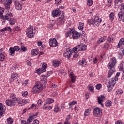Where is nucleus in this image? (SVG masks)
Returning a JSON list of instances; mask_svg holds the SVG:
<instances>
[{"label":"nucleus","instance_id":"obj_1","mask_svg":"<svg viewBox=\"0 0 124 124\" xmlns=\"http://www.w3.org/2000/svg\"><path fill=\"white\" fill-rule=\"evenodd\" d=\"M43 90V84H41L39 81H37L32 88V90L34 93H41Z\"/></svg>","mask_w":124,"mask_h":124},{"label":"nucleus","instance_id":"obj_19","mask_svg":"<svg viewBox=\"0 0 124 124\" xmlns=\"http://www.w3.org/2000/svg\"><path fill=\"white\" fill-rule=\"evenodd\" d=\"M120 11L118 13V21L121 22V21H123V18H124V11L122 10V9H120Z\"/></svg>","mask_w":124,"mask_h":124},{"label":"nucleus","instance_id":"obj_41","mask_svg":"<svg viewBox=\"0 0 124 124\" xmlns=\"http://www.w3.org/2000/svg\"><path fill=\"white\" fill-rule=\"evenodd\" d=\"M75 104H77V101L76 100L72 101L69 103L68 105L69 107L72 108L73 105H75Z\"/></svg>","mask_w":124,"mask_h":124},{"label":"nucleus","instance_id":"obj_10","mask_svg":"<svg viewBox=\"0 0 124 124\" xmlns=\"http://www.w3.org/2000/svg\"><path fill=\"white\" fill-rule=\"evenodd\" d=\"M72 37L73 39H78L81 37V33L75 30H73L72 32Z\"/></svg>","mask_w":124,"mask_h":124},{"label":"nucleus","instance_id":"obj_17","mask_svg":"<svg viewBox=\"0 0 124 124\" xmlns=\"http://www.w3.org/2000/svg\"><path fill=\"white\" fill-rule=\"evenodd\" d=\"M52 14V17H54V18H56V17H59V16H60L61 15V10H60V9H57V10L53 11Z\"/></svg>","mask_w":124,"mask_h":124},{"label":"nucleus","instance_id":"obj_64","mask_svg":"<svg viewBox=\"0 0 124 124\" xmlns=\"http://www.w3.org/2000/svg\"><path fill=\"white\" fill-rule=\"evenodd\" d=\"M32 124H39V121H38L37 119H36L33 122Z\"/></svg>","mask_w":124,"mask_h":124},{"label":"nucleus","instance_id":"obj_15","mask_svg":"<svg viewBox=\"0 0 124 124\" xmlns=\"http://www.w3.org/2000/svg\"><path fill=\"white\" fill-rule=\"evenodd\" d=\"M102 22V20L98 17H95L93 21V25L94 26H99L100 23Z\"/></svg>","mask_w":124,"mask_h":124},{"label":"nucleus","instance_id":"obj_35","mask_svg":"<svg viewBox=\"0 0 124 124\" xmlns=\"http://www.w3.org/2000/svg\"><path fill=\"white\" fill-rule=\"evenodd\" d=\"M41 80H42L43 82H44V84L45 85L47 84V76L43 75L41 78Z\"/></svg>","mask_w":124,"mask_h":124},{"label":"nucleus","instance_id":"obj_43","mask_svg":"<svg viewBox=\"0 0 124 124\" xmlns=\"http://www.w3.org/2000/svg\"><path fill=\"white\" fill-rule=\"evenodd\" d=\"M106 39V36H104L101 38L98 39V43H102V42H104Z\"/></svg>","mask_w":124,"mask_h":124},{"label":"nucleus","instance_id":"obj_32","mask_svg":"<svg viewBox=\"0 0 124 124\" xmlns=\"http://www.w3.org/2000/svg\"><path fill=\"white\" fill-rule=\"evenodd\" d=\"M19 67L18 63H16L14 66H12L10 68V71L12 72L15 71L17 70V68Z\"/></svg>","mask_w":124,"mask_h":124},{"label":"nucleus","instance_id":"obj_7","mask_svg":"<svg viewBox=\"0 0 124 124\" xmlns=\"http://www.w3.org/2000/svg\"><path fill=\"white\" fill-rule=\"evenodd\" d=\"M116 64H117V59L115 57H113L110 59L109 62L107 66L108 68H115Z\"/></svg>","mask_w":124,"mask_h":124},{"label":"nucleus","instance_id":"obj_28","mask_svg":"<svg viewBox=\"0 0 124 124\" xmlns=\"http://www.w3.org/2000/svg\"><path fill=\"white\" fill-rule=\"evenodd\" d=\"M58 21L59 24H60V25L64 24V22H65V18L64 17V16L59 17L58 19Z\"/></svg>","mask_w":124,"mask_h":124},{"label":"nucleus","instance_id":"obj_31","mask_svg":"<svg viewBox=\"0 0 124 124\" xmlns=\"http://www.w3.org/2000/svg\"><path fill=\"white\" fill-rule=\"evenodd\" d=\"M109 17L110 21L113 22V21H114V19H115V12H112L110 13L109 15Z\"/></svg>","mask_w":124,"mask_h":124},{"label":"nucleus","instance_id":"obj_26","mask_svg":"<svg viewBox=\"0 0 124 124\" xmlns=\"http://www.w3.org/2000/svg\"><path fill=\"white\" fill-rule=\"evenodd\" d=\"M92 111V109L88 108L85 109L84 116V117H88L90 114H91V111Z\"/></svg>","mask_w":124,"mask_h":124},{"label":"nucleus","instance_id":"obj_49","mask_svg":"<svg viewBox=\"0 0 124 124\" xmlns=\"http://www.w3.org/2000/svg\"><path fill=\"white\" fill-rule=\"evenodd\" d=\"M116 93L117 94H123V90L121 89H118L116 92Z\"/></svg>","mask_w":124,"mask_h":124},{"label":"nucleus","instance_id":"obj_3","mask_svg":"<svg viewBox=\"0 0 124 124\" xmlns=\"http://www.w3.org/2000/svg\"><path fill=\"white\" fill-rule=\"evenodd\" d=\"M118 81V78H116L115 79H109V83L107 85L108 91V92H111L113 91V88L116 84V81Z\"/></svg>","mask_w":124,"mask_h":124},{"label":"nucleus","instance_id":"obj_21","mask_svg":"<svg viewBox=\"0 0 124 124\" xmlns=\"http://www.w3.org/2000/svg\"><path fill=\"white\" fill-rule=\"evenodd\" d=\"M105 99V97L103 95H101L98 97V102L99 104L101 105L102 107H103V103H102V102L104 101Z\"/></svg>","mask_w":124,"mask_h":124},{"label":"nucleus","instance_id":"obj_50","mask_svg":"<svg viewBox=\"0 0 124 124\" xmlns=\"http://www.w3.org/2000/svg\"><path fill=\"white\" fill-rule=\"evenodd\" d=\"M62 3V0H55V5H60Z\"/></svg>","mask_w":124,"mask_h":124},{"label":"nucleus","instance_id":"obj_5","mask_svg":"<svg viewBox=\"0 0 124 124\" xmlns=\"http://www.w3.org/2000/svg\"><path fill=\"white\" fill-rule=\"evenodd\" d=\"M86 49H87L86 45H78L73 48V52L74 53H78L80 51H85Z\"/></svg>","mask_w":124,"mask_h":124},{"label":"nucleus","instance_id":"obj_54","mask_svg":"<svg viewBox=\"0 0 124 124\" xmlns=\"http://www.w3.org/2000/svg\"><path fill=\"white\" fill-rule=\"evenodd\" d=\"M22 100L23 104H27V103H29V102H30L29 99H22Z\"/></svg>","mask_w":124,"mask_h":124},{"label":"nucleus","instance_id":"obj_57","mask_svg":"<svg viewBox=\"0 0 124 124\" xmlns=\"http://www.w3.org/2000/svg\"><path fill=\"white\" fill-rule=\"evenodd\" d=\"M21 124H30V123L28 122V120L27 121H26V120H22L21 122Z\"/></svg>","mask_w":124,"mask_h":124},{"label":"nucleus","instance_id":"obj_58","mask_svg":"<svg viewBox=\"0 0 124 124\" xmlns=\"http://www.w3.org/2000/svg\"><path fill=\"white\" fill-rule=\"evenodd\" d=\"M28 96V91H25L22 93V96L23 97H26Z\"/></svg>","mask_w":124,"mask_h":124},{"label":"nucleus","instance_id":"obj_11","mask_svg":"<svg viewBox=\"0 0 124 124\" xmlns=\"http://www.w3.org/2000/svg\"><path fill=\"white\" fill-rule=\"evenodd\" d=\"M14 4L15 5L16 9L17 10H22L23 8V3L22 2L16 1L14 2Z\"/></svg>","mask_w":124,"mask_h":124},{"label":"nucleus","instance_id":"obj_38","mask_svg":"<svg viewBox=\"0 0 124 124\" xmlns=\"http://www.w3.org/2000/svg\"><path fill=\"white\" fill-rule=\"evenodd\" d=\"M54 113H58L60 111V107L58 105H55L53 110Z\"/></svg>","mask_w":124,"mask_h":124},{"label":"nucleus","instance_id":"obj_9","mask_svg":"<svg viewBox=\"0 0 124 124\" xmlns=\"http://www.w3.org/2000/svg\"><path fill=\"white\" fill-rule=\"evenodd\" d=\"M93 114L95 117H100L102 116V110L99 108H96L94 109Z\"/></svg>","mask_w":124,"mask_h":124},{"label":"nucleus","instance_id":"obj_25","mask_svg":"<svg viewBox=\"0 0 124 124\" xmlns=\"http://www.w3.org/2000/svg\"><path fill=\"white\" fill-rule=\"evenodd\" d=\"M70 76L71 77V80L72 83H75V81H76V76L73 74V73H70Z\"/></svg>","mask_w":124,"mask_h":124},{"label":"nucleus","instance_id":"obj_14","mask_svg":"<svg viewBox=\"0 0 124 124\" xmlns=\"http://www.w3.org/2000/svg\"><path fill=\"white\" fill-rule=\"evenodd\" d=\"M12 3V0H4V5L6 9H10V4Z\"/></svg>","mask_w":124,"mask_h":124},{"label":"nucleus","instance_id":"obj_16","mask_svg":"<svg viewBox=\"0 0 124 124\" xmlns=\"http://www.w3.org/2000/svg\"><path fill=\"white\" fill-rule=\"evenodd\" d=\"M49 45L50 47H57V46L58 45L57 40H56V39H50Z\"/></svg>","mask_w":124,"mask_h":124},{"label":"nucleus","instance_id":"obj_62","mask_svg":"<svg viewBox=\"0 0 124 124\" xmlns=\"http://www.w3.org/2000/svg\"><path fill=\"white\" fill-rule=\"evenodd\" d=\"M96 88L97 89V90H100V89L101 88V84H97L96 85Z\"/></svg>","mask_w":124,"mask_h":124},{"label":"nucleus","instance_id":"obj_20","mask_svg":"<svg viewBox=\"0 0 124 124\" xmlns=\"http://www.w3.org/2000/svg\"><path fill=\"white\" fill-rule=\"evenodd\" d=\"M37 115H38V112H37L34 114L29 116L28 119H27L28 123L31 124V122H32V121H33V120H34V119H35V118L37 117Z\"/></svg>","mask_w":124,"mask_h":124},{"label":"nucleus","instance_id":"obj_24","mask_svg":"<svg viewBox=\"0 0 124 124\" xmlns=\"http://www.w3.org/2000/svg\"><path fill=\"white\" fill-rule=\"evenodd\" d=\"M124 46H122V47L120 49V51L119 52V58L122 59L123 57H124Z\"/></svg>","mask_w":124,"mask_h":124},{"label":"nucleus","instance_id":"obj_53","mask_svg":"<svg viewBox=\"0 0 124 124\" xmlns=\"http://www.w3.org/2000/svg\"><path fill=\"white\" fill-rule=\"evenodd\" d=\"M104 49H107L110 47V45L108 43H106L104 46Z\"/></svg>","mask_w":124,"mask_h":124},{"label":"nucleus","instance_id":"obj_63","mask_svg":"<svg viewBox=\"0 0 124 124\" xmlns=\"http://www.w3.org/2000/svg\"><path fill=\"white\" fill-rule=\"evenodd\" d=\"M43 103V102L42 101V99H40L38 100L37 104H38V105H41Z\"/></svg>","mask_w":124,"mask_h":124},{"label":"nucleus","instance_id":"obj_37","mask_svg":"<svg viewBox=\"0 0 124 124\" xmlns=\"http://www.w3.org/2000/svg\"><path fill=\"white\" fill-rule=\"evenodd\" d=\"M122 45H124V38H122L121 39H120L119 42L118 44V46L121 47V46H122Z\"/></svg>","mask_w":124,"mask_h":124},{"label":"nucleus","instance_id":"obj_6","mask_svg":"<svg viewBox=\"0 0 124 124\" xmlns=\"http://www.w3.org/2000/svg\"><path fill=\"white\" fill-rule=\"evenodd\" d=\"M26 34L29 38H32L34 36V33H33V27L30 25L26 30Z\"/></svg>","mask_w":124,"mask_h":124},{"label":"nucleus","instance_id":"obj_29","mask_svg":"<svg viewBox=\"0 0 124 124\" xmlns=\"http://www.w3.org/2000/svg\"><path fill=\"white\" fill-rule=\"evenodd\" d=\"M83 64L87 65V61L85 59H82L78 62V65H83Z\"/></svg>","mask_w":124,"mask_h":124},{"label":"nucleus","instance_id":"obj_56","mask_svg":"<svg viewBox=\"0 0 124 124\" xmlns=\"http://www.w3.org/2000/svg\"><path fill=\"white\" fill-rule=\"evenodd\" d=\"M70 118H71V115L69 114V115H67L65 121L69 122V121L70 120Z\"/></svg>","mask_w":124,"mask_h":124},{"label":"nucleus","instance_id":"obj_40","mask_svg":"<svg viewBox=\"0 0 124 124\" xmlns=\"http://www.w3.org/2000/svg\"><path fill=\"white\" fill-rule=\"evenodd\" d=\"M73 30L71 29L70 30H69L65 34V37H68V36H70V35H72V31Z\"/></svg>","mask_w":124,"mask_h":124},{"label":"nucleus","instance_id":"obj_39","mask_svg":"<svg viewBox=\"0 0 124 124\" xmlns=\"http://www.w3.org/2000/svg\"><path fill=\"white\" fill-rule=\"evenodd\" d=\"M3 13H4V9L0 7V18H1V19L3 17Z\"/></svg>","mask_w":124,"mask_h":124},{"label":"nucleus","instance_id":"obj_18","mask_svg":"<svg viewBox=\"0 0 124 124\" xmlns=\"http://www.w3.org/2000/svg\"><path fill=\"white\" fill-rule=\"evenodd\" d=\"M6 31H10V32H11V28H10V27H6L1 29L0 30V35H3V34H4V32Z\"/></svg>","mask_w":124,"mask_h":124},{"label":"nucleus","instance_id":"obj_36","mask_svg":"<svg viewBox=\"0 0 124 124\" xmlns=\"http://www.w3.org/2000/svg\"><path fill=\"white\" fill-rule=\"evenodd\" d=\"M54 101L55 100L51 98H47L46 100V102L47 104H51V103H54Z\"/></svg>","mask_w":124,"mask_h":124},{"label":"nucleus","instance_id":"obj_61","mask_svg":"<svg viewBox=\"0 0 124 124\" xmlns=\"http://www.w3.org/2000/svg\"><path fill=\"white\" fill-rule=\"evenodd\" d=\"M14 30L16 31H20V27L18 26L15 27Z\"/></svg>","mask_w":124,"mask_h":124},{"label":"nucleus","instance_id":"obj_42","mask_svg":"<svg viewBox=\"0 0 124 124\" xmlns=\"http://www.w3.org/2000/svg\"><path fill=\"white\" fill-rule=\"evenodd\" d=\"M88 91H90V92H93L94 91V87L93 86V85L89 84L88 86Z\"/></svg>","mask_w":124,"mask_h":124},{"label":"nucleus","instance_id":"obj_34","mask_svg":"<svg viewBox=\"0 0 124 124\" xmlns=\"http://www.w3.org/2000/svg\"><path fill=\"white\" fill-rule=\"evenodd\" d=\"M31 54L32 55V56H37V55L39 54L38 49H32L31 51Z\"/></svg>","mask_w":124,"mask_h":124},{"label":"nucleus","instance_id":"obj_47","mask_svg":"<svg viewBox=\"0 0 124 124\" xmlns=\"http://www.w3.org/2000/svg\"><path fill=\"white\" fill-rule=\"evenodd\" d=\"M13 121H14L13 119H12L11 117H9L7 120V124H13Z\"/></svg>","mask_w":124,"mask_h":124},{"label":"nucleus","instance_id":"obj_44","mask_svg":"<svg viewBox=\"0 0 124 124\" xmlns=\"http://www.w3.org/2000/svg\"><path fill=\"white\" fill-rule=\"evenodd\" d=\"M78 28L80 31H83L84 30V23L79 22Z\"/></svg>","mask_w":124,"mask_h":124},{"label":"nucleus","instance_id":"obj_33","mask_svg":"<svg viewBox=\"0 0 124 124\" xmlns=\"http://www.w3.org/2000/svg\"><path fill=\"white\" fill-rule=\"evenodd\" d=\"M18 103V105L20 106H23V99H21L20 98H17L16 100V103Z\"/></svg>","mask_w":124,"mask_h":124},{"label":"nucleus","instance_id":"obj_51","mask_svg":"<svg viewBox=\"0 0 124 124\" xmlns=\"http://www.w3.org/2000/svg\"><path fill=\"white\" fill-rule=\"evenodd\" d=\"M4 59H5V56H4V54H0V61L2 62V61H4Z\"/></svg>","mask_w":124,"mask_h":124},{"label":"nucleus","instance_id":"obj_30","mask_svg":"<svg viewBox=\"0 0 124 124\" xmlns=\"http://www.w3.org/2000/svg\"><path fill=\"white\" fill-rule=\"evenodd\" d=\"M5 111V106L0 103V113L3 114V112Z\"/></svg>","mask_w":124,"mask_h":124},{"label":"nucleus","instance_id":"obj_22","mask_svg":"<svg viewBox=\"0 0 124 124\" xmlns=\"http://www.w3.org/2000/svg\"><path fill=\"white\" fill-rule=\"evenodd\" d=\"M19 77V74L17 73H13L11 75V80H16Z\"/></svg>","mask_w":124,"mask_h":124},{"label":"nucleus","instance_id":"obj_55","mask_svg":"<svg viewBox=\"0 0 124 124\" xmlns=\"http://www.w3.org/2000/svg\"><path fill=\"white\" fill-rule=\"evenodd\" d=\"M113 41V37L111 36H109L108 38V40H107V41L108 42H112V41Z\"/></svg>","mask_w":124,"mask_h":124},{"label":"nucleus","instance_id":"obj_60","mask_svg":"<svg viewBox=\"0 0 124 124\" xmlns=\"http://www.w3.org/2000/svg\"><path fill=\"white\" fill-rule=\"evenodd\" d=\"M115 124H124V123H123V122H122L121 120H117L115 121Z\"/></svg>","mask_w":124,"mask_h":124},{"label":"nucleus","instance_id":"obj_59","mask_svg":"<svg viewBox=\"0 0 124 124\" xmlns=\"http://www.w3.org/2000/svg\"><path fill=\"white\" fill-rule=\"evenodd\" d=\"M87 22L89 25H93V21L92 20H87Z\"/></svg>","mask_w":124,"mask_h":124},{"label":"nucleus","instance_id":"obj_2","mask_svg":"<svg viewBox=\"0 0 124 124\" xmlns=\"http://www.w3.org/2000/svg\"><path fill=\"white\" fill-rule=\"evenodd\" d=\"M10 98L12 100H7L6 101V104L8 106H14L16 105V100H17V98H16V95L14 93H12L10 95Z\"/></svg>","mask_w":124,"mask_h":124},{"label":"nucleus","instance_id":"obj_23","mask_svg":"<svg viewBox=\"0 0 124 124\" xmlns=\"http://www.w3.org/2000/svg\"><path fill=\"white\" fill-rule=\"evenodd\" d=\"M61 61L59 60H54L52 62V65L54 67H58L61 64Z\"/></svg>","mask_w":124,"mask_h":124},{"label":"nucleus","instance_id":"obj_48","mask_svg":"<svg viewBox=\"0 0 124 124\" xmlns=\"http://www.w3.org/2000/svg\"><path fill=\"white\" fill-rule=\"evenodd\" d=\"M93 0H88L87 1V6H92V4H93Z\"/></svg>","mask_w":124,"mask_h":124},{"label":"nucleus","instance_id":"obj_52","mask_svg":"<svg viewBox=\"0 0 124 124\" xmlns=\"http://www.w3.org/2000/svg\"><path fill=\"white\" fill-rule=\"evenodd\" d=\"M20 49L23 52L27 51V47L24 46H21Z\"/></svg>","mask_w":124,"mask_h":124},{"label":"nucleus","instance_id":"obj_8","mask_svg":"<svg viewBox=\"0 0 124 124\" xmlns=\"http://www.w3.org/2000/svg\"><path fill=\"white\" fill-rule=\"evenodd\" d=\"M46 68H47V64L46 63H44L42 64V68H40L36 70V73L41 74L43 72H45L46 71Z\"/></svg>","mask_w":124,"mask_h":124},{"label":"nucleus","instance_id":"obj_13","mask_svg":"<svg viewBox=\"0 0 124 124\" xmlns=\"http://www.w3.org/2000/svg\"><path fill=\"white\" fill-rule=\"evenodd\" d=\"M12 17H13V15H12V13L9 12L6 14L5 16H3L1 19H2V20H6L7 21H9L11 19V18H12Z\"/></svg>","mask_w":124,"mask_h":124},{"label":"nucleus","instance_id":"obj_27","mask_svg":"<svg viewBox=\"0 0 124 124\" xmlns=\"http://www.w3.org/2000/svg\"><path fill=\"white\" fill-rule=\"evenodd\" d=\"M109 69L108 71V78H110L113 75V73L115 72V68H108Z\"/></svg>","mask_w":124,"mask_h":124},{"label":"nucleus","instance_id":"obj_12","mask_svg":"<svg viewBox=\"0 0 124 124\" xmlns=\"http://www.w3.org/2000/svg\"><path fill=\"white\" fill-rule=\"evenodd\" d=\"M72 53L71 49L68 48L64 51L63 53V57L67 58V59H69L71 57Z\"/></svg>","mask_w":124,"mask_h":124},{"label":"nucleus","instance_id":"obj_46","mask_svg":"<svg viewBox=\"0 0 124 124\" xmlns=\"http://www.w3.org/2000/svg\"><path fill=\"white\" fill-rule=\"evenodd\" d=\"M105 106L107 107H110V106H112V101H107L105 103Z\"/></svg>","mask_w":124,"mask_h":124},{"label":"nucleus","instance_id":"obj_45","mask_svg":"<svg viewBox=\"0 0 124 124\" xmlns=\"http://www.w3.org/2000/svg\"><path fill=\"white\" fill-rule=\"evenodd\" d=\"M9 21L10 25H13L16 23V20L14 18H11Z\"/></svg>","mask_w":124,"mask_h":124},{"label":"nucleus","instance_id":"obj_4","mask_svg":"<svg viewBox=\"0 0 124 124\" xmlns=\"http://www.w3.org/2000/svg\"><path fill=\"white\" fill-rule=\"evenodd\" d=\"M18 51H20V46H15L13 47H11L8 51L9 55L11 57H13L15 55V52H18Z\"/></svg>","mask_w":124,"mask_h":124}]
</instances>
